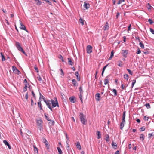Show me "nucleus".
<instances>
[{
  "label": "nucleus",
  "instance_id": "nucleus-1",
  "mask_svg": "<svg viewBox=\"0 0 154 154\" xmlns=\"http://www.w3.org/2000/svg\"><path fill=\"white\" fill-rule=\"evenodd\" d=\"M81 122L83 125H86L87 121L85 119V116L82 113H80L79 115Z\"/></svg>",
  "mask_w": 154,
  "mask_h": 154
},
{
  "label": "nucleus",
  "instance_id": "nucleus-2",
  "mask_svg": "<svg viewBox=\"0 0 154 154\" xmlns=\"http://www.w3.org/2000/svg\"><path fill=\"white\" fill-rule=\"evenodd\" d=\"M16 45L17 49L19 51L23 53L25 56H27L25 52L22 48L21 47L20 44L19 42H16Z\"/></svg>",
  "mask_w": 154,
  "mask_h": 154
},
{
  "label": "nucleus",
  "instance_id": "nucleus-3",
  "mask_svg": "<svg viewBox=\"0 0 154 154\" xmlns=\"http://www.w3.org/2000/svg\"><path fill=\"white\" fill-rule=\"evenodd\" d=\"M56 100L55 101L52 99L51 100L52 107L53 108L57 106V107H59L58 103L56 98Z\"/></svg>",
  "mask_w": 154,
  "mask_h": 154
},
{
  "label": "nucleus",
  "instance_id": "nucleus-4",
  "mask_svg": "<svg viewBox=\"0 0 154 154\" xmlns=\"http://www.w3.org/2000/svg\"><path fill=\"white\" fill-rule=\"evenodd\" d=\"M45 117V118L48 121H50V122H52V123H51V125H54V120H51L49 119V118L48 117V115L47 114H46L45 113L44 114Z\"/></svg>",
  "mask_w": 154,
  "mask_h": 154
},
{
  "label": "nucleus",
  "instance_id": "nucleus-5",
  "mask_svg": "<svg viewBox=\"0 0 154 154\" xmlns=\"http://www.w3.org/2000/svg\"><path fill=\"white\" fill-rule=\"evenodd\" d=\"M20 29L22 30H24L27 32H28V31L26 29L25 26L23 24L22 21L20 20Z\"/></svg>",
  "mask_w": 154,
  "mask_h": 154
},
{
  "label": "nucleus",
  "instance_id": "nucleus-6",
  "mask_svg": "<svg viewBox=\"0 0 154 154\" xmlns=\"http://www.w3.org/2000/svg\"><path fill=\"white\" fill-rule=\"evenodd\" d=\"M128 51V50H122L121 54H122L123 57L125 58H126L127 57Z\"/></svg>",
  "mask_w": 154,
  "mask_h": 154
},
{
  "label": "nucleus",
  "instance_id": "nucleus-7",
  "mask_svg": "<svg viewBox=\"0 0 154 154\" xmlns=\"http://www.w3.org/2000/svg\"><path fill=\"white\" fill-rule=\"evenodd\" d=\"M92 47L90 45H88L86 48L87 52L88 53L90 54L92 52Z\"/></svg>",
  "mask_w": 154,
  "mask_h": 154
},
{
  "label": "nucleus",
  "instance_id": "nucleus-8",
  "mask_svg": "<svg viewBox=\"0 0 154 154\" xmlns=\"http://www.w3.org/2000/svg\"><path fill=\"white\" fill-rule=\"evenodd\" d=\"M12 70L13 72L15 71V73L18 75H19L21 74L20 72L17 68L14 66H13L12 67Z\"/></svg>",
  "mask_w": 154,
  "mask_h": 154
},
{
  "label": "nucleus",
  "instance_id": "nucleus-9",
  "mask_svg": "<svg viewBox=\"0 0 154 154\" xmlns=\"http://www.w3.org/2000/svg\"><path fill=\"white\" fill-rule=\"evenodd\" d=\"M110 77V75H108L104 79V84L106 85L108 84L109 82V77Z\"/></svg>",
  "mask_w": 154,
  "mask_h": 154
},
{
  "label": "nucleus",
  "instance_id": "nucleus-10",
  "mask_svg": "<svg viewBox=\"0 0 154 154\" xmlns=\"http://www.w3.org/2000/svg\"><path fill=\"white\" fill-rule=\"evenodd\" d=\"M103 29L104 31L107 30L109 29V24L108 22L106 21V23L105 24L103 28Z\"/></svg>",
  "mask_w": 154,
  "mask_h": 154
},
{
  "label": "nucleus",
  "instance_id": "nucleus-11",
  "mask_svg": "<svg viewBox=\"0 0 154 154\" xmlns=\"http://www.w3.org/2000/svg\"><path fill=\"white\" fill-rule=\"evenodd\" d=\"M43 142H44L45 145H46L47 149H49V148L50 145L48 144V142L46 140V139L45 138H44L43 139Z\"/></svg>",
  "mask_w": 154,
  "mask_h": 154
},
{
  "label": "nucleus",
  "instance_id": "nucleus-12",
  "mask_svg": "<svg viewBox=\"0 0 154 154\" xmlns=\"http://www.w3.org/2000/svg\"><path fill=\"white\" fill-rule=\"evenodd\" d=\"M84 7L86 9H88L90 7V4L89 3L86 2H84Z\"/></svg>",
  "mask_w": 154,
  "mask_h": 154
},
{
  "label": "nucleus",
  "instance_id": "nucleus-13",
  "mask_svg": "<svg viewBox=\"0 0 154 154\" xmlns=\"http://www.w3.org/2000/svg\"><path fill=\"white\" fill-rule=\"evenodd\" d=\"M46 105H47V107L50 109V110L51 111H53V110L52 109V108L51 107V103H49L48 101L47 100L45 102Z\"/></svg>",
  "mask_w": 154,
  "mask_h": 154
},
{
  "label": "nucleus",
  "instance_id": "nucleus-14",
  "mask_svg": "<svg viewBox=\"0 0 154 154\" xmlns=\"http://www.w3.org/2000/svg\"><path fill=\"white\" fill-rule=\"evenodd\" d=\"M4 143L6 146H8L9 149H11V146L7 142V141L6 140H4L3 141Z\"/></svg>",
  "mask_w": 154,
  "mask_h": 154
},
{
  "label": "nucleus",
  "instance_id": "nucleus-15",
  "mask_svg": "<svg viewBox=\"0 0 154 154\" xmlns=\"http://www.w3.org/2000/svg\"><path fill=\"white\" fill-rule=\"evenodd\" d=\"M112 146L114 149H117V146L116 143H114L113 141L112 142Z\"/></svg>",
  "mask_w": 154,
  "mask_h": 154
},
{
  "label": "nucleus",
  "instance_id": "nucleus-16",
  "mask_svg": "<svg viewBox=\"0 0 154 154\" xmlns=\"http://www.w3.org/2000/svg\"><path fill=\"white\" fill-rule=\"evenodd\" d=\"M69 100L71 102L73 103H74L76 101V100H75V97L74 96L69 97Z\"/></svg>",
  "mask_w": 154,
  "mask_h": 154
},
{
  "label": "nucleus",
  "instance_id": "nucleus-17",
  "mask_svg": "<svg viewBox=\"0 0 154 154\" xmlns=\"http://www.w3.org/2000/svg\"><path fill=\"white\" fill-rule=\"evenodd\" d=\"M96 99L98 101L100 100V94L99 93H97L95 95Z\"/></svg>",
  "mask_w": 154,
  "mask_h": 154
},
{
  "label": "nucleus",
  "instance_id": "nucleus-18",
  "mask_svg": "<svg viewBox=\"0 0 154 154\" xmlns=\"http://www.w3.org/2000/svg\"><path fill=\"white\" fill-rule=\"evenodd\" d=\"M68 63L69 65H72L73 64V62H72V60L70 58H68Z\"/></svg>",
  "mask_w": 154,
  "mask_h": 154
},
{
  "label": "nucleus",
  "instance_id": "nucleus-19",
  "mask_svg": "<svg viewBox=\"0 0 154 154\" xmlns=\"http://www.w3.org/2000/svg\"><path fill=\"white\" fill-rule=\"evenodd\" d=\"M125 121H122V122L121 123L120 129L121 130L122 129L123 127H124V124H125Z\"/></svg>",
  "mask_w": 154,
  "mask_h": 154
},
{
  "label": "nucleus",
  "instance_id": "nucleus-20",
  "mask_svg": "<svg viewBox=\"0 0 154 154\" xmlns=\"http://www.w3.org/2000/svg\"><path fill=\"white\" fill-rule=\"evenodd\" d=\"M148 138L149 139H151L152 137H153L152 138H154V134H153V133H149L148 134Z\"/></svg>",
  "mask_w": 154,
  "mask_h": 154
},
{
  "label": "nucleus",
  "instance_id": "nucleus-21",
  "mask_svg": "<svg viewBox=\"0 0 154 154\" xmlns=\"http://www.w3.org/2000/svg\"><path fill=\"white\" fill-rule=\"evenodd\" d=\"M42 121L41 119L37 120V121L36 123L38 126H40L41 125L42 123Z\"/></svg>",
  "mask_w": 154,
  "mask_h": 154
},
{
  "label": "nucleus",
  "instance_id": "nucleus-22",
  "mask_svg": "<svg viewBox=\"0 0 154 154\" xmlns=\"http://www.w3.org/2000/svg\"><path fill=\"white\" fill-rule=\"evenodd\" d=\"M140 139L142 141H143L145 139V136L144 134H142L140 135Z\"/></svg>",
  "mask_w": 154,
  "mask_h": 154
},
{
  "label": "nucleus",
  "instance_id": "nucleus-23",
  "mask_svg": "<svg viewBox=\"0 0 154 154\" xmlns=\"http://www.w3.org/2000/svg\"><path fill=\"white\" fill-rule=\"evenodd\" d=\"M75 75L77 78V80L79 81L80 80V77L79 76V74L78 71H76L75 72Z\"/></svg>",
  "mask_w": 154,
  "mask_h": 154
},
{
  "label": "nucleus",
  "instance_id": "nucleus-24",
  "mask_svg": "<svg viewBox=\"0 0 154 154\" xmlns=\"http://www.w3.org/2000/svg\"><path fill=\"white\" fill-rule=\"evenodd\" d=\"M38 107L40 109V110H42V105L41 103V100H39L38 102Z\"/></svg>",
  "mask_w": 154,
  "mask_h": 154
},
{
  "label": "nucleus",
  "instance_id": "nucleus-25",
  "mask_svg": "<svg viewBox=\"0 0 154 154\" xmlns=\"http://www.w3.org/2000/svg\"><path fill=\"white\" fill-rule=\"evenodd\" d=\"M76 146L77 148L79 150L81 149V146L79 142H77L76 143Z\"/></svg>",
  "mask_w": 154,
  "mask_h": 154
},
{
  "label": "nucleus",
  "instance_id": "nucleus-26",
  "mask_svg": "<svg viewBox=\"0 0 154 154\" xmlns=\"http://www.w3.org/2000/svg\"><path fill=\"white\" fill-rule=\"evenodd\" d=\"M72 82L74 86H76L77 85V82L75 79H73L72 80Z\"/></svg>",
  "mask_w": 154,
  "mask_h": 154
},
{
  "label": "nucleus",
  "instance_id": "nucleus-27",
  "mask_svg": "<svg viewBox=\"0 0 154 154\" xmlns=\"http://www.w3.org/2000/svg\"><path fill=\"white\" fill-rule=\"evenodd\" d=\"M35 1L37 5H40L42 4V2L39 0H35Z\"/></svg>",
  "mask_w": 154,
  "mask_h": 154
},
{
  "label": "nucleus",
  "instance_id": "nucleus-28",
  "mask_svg": "<svg viewBox=\"0 0 154 154\" xmlns=\"http://www.w3.org/2000/svg\"><path fill=\"white\" fill-rule=\"evenodd\" d=\"M110 90L112 91V92L114 93V96H116L117 95V91L115 89H110Z\"/></svg>",
  "mask_w": 154,
  "mask_h": 154
},
{
  "label": "nucleus",
  "instance_id": "nucleus-29",
  "mask_svg": "<svg viewBox=\"0 0 154 154\" xmlns=\"http://www.w3.org/2000/svg\"><path fill=\"white\" fill-rule=\"evenodd\" d=\"M97 138L98 139H100L101 138V134H100V132L99 131H97Z\"/></svg>",
  "mask_w": 154,
  "mask_h": 154
},
{
  "label": "nucleus",
  "instance_id": "nucleus-30",
  "mask_svg": "<svg viewBox=\"0 0 154 154\" xmlns=\"http://www.w3.org/2000/svg\"><path fill=\"white\" fill-rule=\"evenodd\" d=\"M105 140L106 142H109V136L108 134H106L105 136Z\"/></svg>",
  "mask_w": 154,
  "mask_h": 154
},
{
  "label": "nucleus",
  "instance_id": "nucleus-31",
  "mask_svg": "<svg viewBox=\"0 0 154 154\" xmlns=\"http://www.w3.org/2000/svg\"><path fill=\"white\" fill-rule=\"evenodd\" d=\"M113 56H114L113 51V50H112L111 52L110 56V57H109V58L108 60H111L113 57Z\"/></svg>",
  "mask_w": 154,
  "mask_h": 154
},
{
  "label": "nucleus",
  "instance_id": "nucleus-32",
  "mask_svg": "<svg viewBox=\"0 0 154 154\" xmlns=\"http://www.w3.org/2000/svg\"><path fill=\"white\" fill-rule=\"evenodd\" d=\"M0 54H1L2 57V61H5V58L4 55H3V54L2 52L0 53Z\"/></svg>",
  "mask_w": 154,
  "mask_h": 154
},
{
  "label": "nucleus",
  "instance_id": "nucleus-33",
  "mask_svg": "<svg viewBox=\"0 0 154 154\" xmlns=\"http://www.w3.org/2000/svg\"><path fill=\"white\" fill-rule=\"evenodd\" d=\"M125 111L123 113L122 116V121H125Z\"/></svg>",
  "mask_w": 154,
  "mask_h": 154
},
{
  "label": "nucleus",
  "instance_id": "nucleus-34",
  "mask_svg": "<svg viewBox=\"0 0 154 154\" xmlns=\"http://www.w3.org/2000/svg\"><path fill=\"white\" fill-rule=\"evenodd\" d=\"M79 90L80 91V94L79 95H81L83 94V91L82 90V86H80L79 88Z\"/></svg>",
  "mask_w": 154,
  "mask_h": 154
},
{
  "label": "nucleus",
  "instance_id": "nucleus-35",
  "mask_svg": "<svg viewBox=\"0 0 154 154\" xmlns=\"http://www.w3.org/2000/svg\"><path fill=\"white\" fill-rule=\"evenodd\" d=\"M84 20L82 19L81 18H80L79 20V22L81 24L82 26L84 24Z\"/></svg>",
  "mask_w": 154,
  "mask_h": 154
},
{
  "label": "nucleus",
  "instance_id": "nucleus-36",
  "mask_svg": "<svg viewBox=\"0 0 154 154\" xmlns=\"http://www.w3.org/2000/svg\"><path fill=\"white\" fill-rule=\"evenodd\" d=\"M118 65L120 67H122V61L120 60L118 61Z\"/></svg>",
  "mask_w": 154,
  "mask_h": 154
},
{
  "label": "nucleus",
  "instance_id": "nucleus-37",
  "mask_svg": "<svg viewBox=\"0 0 154 154\" xmlns=\"http://www.w3.org/2000/svg\"><path fill=\"white\" fill-rule=\"evenodd\" d=\"M124 78L125 79L128 80V75L127 74H124Z\"/></svg>",
  "mask_w": 154,
  "mask_h": 154
},
{
  "label": "nucleus",
  "instance_id": "nucleus-38",
  "mask_svg": "<svg viewBox=\"0 0 154 154\" xmlns=\"http://www.w3.org/2000/svg\"><path fill=\"white\" fill-rule=\"evenodd\" d=\"M28 85H27V84L25 85V86L23 89V92H25L27 91V88L28 87Z\"/></svg>",
  "mask_w": 154,
  "mask_h": 154
},
{
  "label": "nucleus",
  "instance_id": "nucleus-39",
  "mask_svg": "<svg viewBox=\"0 0 154 154\" xmlns=\"http://www.w3.org/2000/svg\"><path fill=\"white\" fill-rule=\"evenodd\" d=\"M33 147L34 148V150L35 153H38V148L34 145L33 146Z\"/></svg>",
  "mask_w": 154,
  "mask_h": 154
},
{
  "label": "nucleus",
  "instance_id": "nucleus-40",
  "mask_svg": "<svg viewBox=\"0 0 154 154\" xmlns=\"http://www.w3.org/2000/svg\"><path fill=\"white\" fill-rule=\"evenodd\" d=\"M57 149L59 152V154H62V152L60 148L59 147H57Z\"/></svg>",
  "mask_w": 154,
  "mask_h": 154
},
{
  "label": "nucleus",
  "instance_id": "nucleus-41",
  "mask_svg": "<svg viewBox=\"0 0 154 154\" xmlns=\"http://www.w3.org/2000/svg\"><path fill=\"white\" fill-rule=\"evenodd\" d=\"M58 58L60 59H61L62 61L63 62L64 61V60L63 59V57L62 56L61 54H60V55H59V56H58Z\"/></svg>",
  "mask_w": 154,
  "mask_h": 154
},
{
  "label": "nucleus",
  "instance_id": "nucleus-42",
  "mask_svg": "<svg viewBox=\"0 0 154 154\" xmlns=\"http://www.w3.org/2000/svg\"><path fill=\"white\" fill-rule=\"evenodd\" d=\"M140 46L142 48H144V45L141 42H140L139 43Z\"/></svg>",
  "mask_w": 154,
  "mask_h": 154
},
{
  "label": "nucleus",
  "instance_id": "nucleus-43",
  "mask_svg": "<svg viewBox=\"0 0 154 154\" xmlns=\"http://www.w3.org/2000/svg\"><path fill=\"white\" fill-rule=\"evenodd\" d=\"M144 106H146L147 109L150 108V106L149 103L145 104Z\"/></svg>",
  "mask_w": 154,
  "mask_h": 154
},
{
  "label": "nucleus",
  "instance_id": "nucleus-44",
  "mask_svg": "<svg viewBox=\"0 0 154 154\" xmlns=\"http://www.w3.org/2000/svg\"><path fill=\"white\" fill-rule=\"evenodd\" d=\"M148 21L150 24H152L154 23V22L151 19H149L148 20Z\"/></svg>",
  "mask_w": 154,
  "mask_h": 154
},
{
  "label": "nucleus",
  "instance_id": "nucleus-45",
  "mask_svg": "<svg viewBox=\"0 0 154 154\" xmlns=\"http://www.w3.org/2000/svg\"><path fill=\"white\" fill-rule=\"evenodd\" d=\"M133 82H132V85H131V88H133L134 84L136 82V80H133Z\"/></svg>",
  "mask_w": 154,
  "mask_h": 154
},
{
  "label": "nucleus",
  "instance_id": "nucleus-46",
  "mask_svg": "<svg viewBox=\"0 0 154 154\" xmlns=\"http://www.w3.org/2000/svg\"><path fill=\"white\" fill-rule=\"evenodd\" d=\"M146 127L145 126H143L141 128H140V129H141V130L140 131H144Z\"/></svg>",
  "mask_w": 154,
  "mask_h": 154
},
{
  "label": "nucleus",
  "instance_id": "nucleus-47",
  "mask_svg": "<svg viewBox=\"0 0 154 154\" xmlns=\"http://www.w3.org/2000/svg\"><path fill=\"white\" fill-rule=\"evenodd\" d=\"M125 0H119L117 3V4L118 5H119L121 4L122 2H124Z\"/></svg>",
  "mask_w": 154,
  "mask_h": 154
},
{
  "label": "nucleus",
  "instance_id": "nucleus-48",
  "mask_svg": "<svg viewBox=\"0 0 154 154\" xmlns=\"http://www.w3.org/2000/svg\"><path fill=\"white\" fill-rule=\"evenodd\" d=\"M127 70L128 72L129 73L130 75H132L133 72L129 69H127Z\"/></svg>",
  "mask_w": 154,
  "mask_h": 154
},
{
  "label": "nucleus",
  "instance_id": "nucleus-49",
  "mask_svg": "<svg viewBox=\"0 0 154 154\" xmlns=\"http://www.w3.org/2000/svg\"><path fill=\"white\" fill-rule=\"evenodd\" d=\"M151 6L150 4L149 3H148L147 5V8L148 9H151Z\"/></svg>",
  "mask_w": 154,
  "mask_h": 154
},
{
  "label": "nucleus",
  "instance_id": "nucleus-50",
  "mask_svg": "<svg viewBox=\"0 0 154 154\" xmlns=\"http://www.w3.org/2000/svg\"><path fill=\"white\" fill-rule=\"evenodd\" d=\"M109 65V64L106 65L105 66H104L103 68V70L102 71L104 72L106 68Z\"/></svg>",
  "mask_w": 154,
  "mask_h": 154
},
{
  "label": "nucleus",
  "instance_id": "nucleus-51",
  "mask_svg": "<svg viewBox=\"0 0 154 154\" xmlns=\"http://www.w3.org/2000/svg\"><path fill=\"white\" fill-rule=\"evenodd\" d=\"M121 88L122 89L126 90V87H125L123 84H122L121 85Z\"/></svg>",
  "mask_w": 154,
  "mask_h": 154
},
{
  "label": "nucleus",
  "instance_id": "nucleus-52",
  "mask_svg": "<svg viewBox=\"0 0 154 154\" xmlns=\"http://www.w3.org/2000/svg\"><path fill=\"white\" fill-rule=\"evenodd\" d=\"M60 70L61 71V73L60 75H62L63 76L64 75V73L62 69H60Z\"/></svg>",
  "mask_w": 154,
  "mask_h": 154
},
{
  "label": "nucleus",
  "instance_id": "nucleus-53",
  "mask_svg": "<svg viewBox=\"0 0 154 154\" xmlns=\"http://www.w3.org/2000/svg\"><path fill=\"white\" fill-rule=\"evenodd\" d=\"M43 1H46L50 5H52L51 3L49 1V0H42Z\"/></svg>",
  "mask_w": 154,
  "mask_h": 154
},
{
  "label": "nucleus",
  "instance_id": "nucleus-54",
  "mask_svg": "<svg viewBox=\"0 0 154 154\" xmlns=\"http://www.w3.org/2000/svg\"><path fill=\"white\" fill-rule=\"evenodd\" d=\"M141 51L140 50L139 48H138L137 49V51L136 52V54H139L141 53Z\"/></svg>",
  "mask_w": 154,
  "mask_h": 154
},
{
  "label": "nucleus",
  "instance_id": "nucleus-55",
  "mask_svg": "<svg viewBox=\"0 0 154 154\" xmlns=\"http://www.w3.org/2000/svg\"><path fill=\"white\" fill-rule=\"evenodd\" d=\"M32 94L33 95V97L35 99L36 98V96H35V95L34 92H33V91H32Z\"/></svg>",
  "mask_w": 154,
  "mask_h": 154
},
{
  "label": "nucleus",
  "instance_id": "nucleus-56",
  "mask_svg": "<svg viewBox=\"0 0 154 154\" xmlns=\"http://www.w3.org/2000/svg\"><path fill=\"white\" fill-rule=\"evenodd\" d=\"M23 82L24 83H26L25 84H27V85H28L29 86V83L27 82V81L26 79H24Z\"/></svg>",
  "mask_w": 154,
  "mask_h": 154
},
{
  "label": "nucleus",
  "instance_id": "nucleus-57",
  "mask_svg": "<svg viewBox=\"0 0 154 154\" xmlns=\"http://www.w3.org/2000/svg\"><path fill=\"white\" fill-rule=\"evenodd\" d=\"M149 118V117H147L146 116H145L144 117V119L145 120L147 121L148 120Z\"/></svg>",
  "mask_w": 154,
  "mask_h": 154
},
{
  "label": "nucleus",
  "instance_id": "nucleus-58",
  "mask_svg": "<svg viewBox=\"0 0 154 154\" xmlns=\"http://www.w3.org/2000/svg\"><path fill=\"white\" fill-rule=\"evenodd\" d=\"M79 96L80 100L81 101V103H83V99L82 97V95H79Z\"/></svg>",
  "mask_w": 154,
  "mask_h": 154
},
{
  "label": "nucleus",
  "instance_id": "nucleus-59",
  "mask_svg": "<svg viewBox=\"0 0 154 154\" xmlns=\"http://www.w3.org/2000/svg\"><path fill=\"white\" fill-rule=\"evenodd\" d=\"M25 99L27 100H28V93H27L26 94V95H25Z\"/></svg>",
  "mask_w": 154,
  "mask_h": 154
},
{
  "label": "nucleus",
  "instance_id": "nucleus-60",
  "mask_svg": "<svg viewBox=\"0 0 154 154\" xmlns=\"http://www.w3.org/2000/svg\"><path fill=\"white\" fill-rule=\"evenodd\" d=\"M98 73V71H97V70L96 71V73H95V79H97V75Z\"/></svg>",
  "mask_w": 154,
  "mask_h": 154
},
{
  "label": "nucleus",
  "instance_id": "nucleus-61",
  "mask_svg": "<svg viewBox=\"0 0 154 154\" xmlns=\"http://www.w3.org/2000/svg\"><path fill=\"white\" fill-rule=\"evenodd\" d=\"M135 38L136 40H138L139 42L140 41L139 37L138 36H136Z\"/></svg>",
  "mask_w": 154,
  "mask_h": 154
},
{
  "label": "nucleus",
  "instance_id": "nucleus-62",
  "mask_svg": "<svg viewBox=\"0 0 154 154\" xmlns=\"http://www.w3.org/2000/svg\"><path fill=\"white\" fill-rule=\"evenodd\" d=\"M150 30L151 32L153 34H154V30L152 28L150 29Z\"/></svg>",
  "mask_w": 154,
  "mask_h": 154
},
{
  "label": "nucleus",
  "instance_id": "nucleus-63",
  "mask_svg": "<svg viewBox=\"0 0 154 154\" xmlns=\"http://www.w3.org/2000/svg\"><path fill=\"white\" fill-rule=\"evenodd\" d=\"M34 68L35 70L37 72H38V68L37 66H35L34 67Z\"/></svg>",
  "mask_w": 154,
  "mask_h": 154
},
{
  "label": "nucleus",
  "instance_id": "nucleus-64",
  "mask_svg": "<svg viewBox=\"0 0 154 154\" xmlns=\"http://www.w3.org/2000/svg\"><path fill=\"white\" fill-rule=\"evenodd\" d=\"M39 95H40V97L39 98V100H41V98H42V96H43L41 94L40 92H39Z\"/></svg>",
  "mask_w": 154,
  "mask_h": 154
}]
</instances>
